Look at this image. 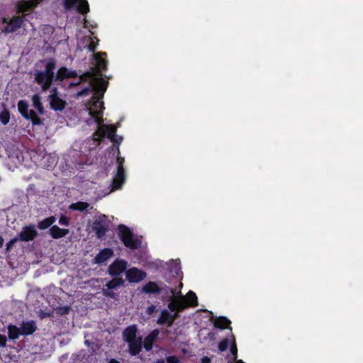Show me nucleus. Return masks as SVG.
Here are the masks:
<instances>
[{"label":"nucleus","instance_id":"f257e3e1","mask_svg":"<svg viewBox=\"0 0 363 363\" xmlns=\"http://www.w3.org/2000/svg\"><path fill=\"white\" fill-rule=\"evenodd\" d=\"M40 62L45 65V69L44 70L35 71L34 79L41 86L42 90L46 91L51 87L53 81H55L56 61L55 59L50 58L42 60Z\"/></svg>","mask_w":363,"mask_h":363},{"label":"nucleus","instance_id":"f03ea898","mask_svg":"<svg viewBox=\"0 0 363 363\" xmlns=\"http://www.w3.org/2000/svg\"><path fill=\"white\" fill-rule=\"evenodd\" d=\"M91 113L92 114V118L98 126L96 130L93 133V140L99 144L104 137H107V138L111 141H115V140L113 139L116 138L117 127L114 125L104 124L101 111L99 112H92Z\"/></svg>","mask_w":363,"mask_h":363},{"label":"nucleus","instance_id":"7ed1b4c3","mask_svg":"<svg viewBox=\"0 0 363 363\" xmlns=\"http://www.w3.org/2000/svg\"><path fill=\"white\" fill-rule=\"evenodd\" d=\"M118 235L124 246L127 248L135 250L141 247V240L135 238L131 230L123 224H120L118 226Z\"/></svg>","mask_w":363,"mask_h":363},{"label":"nucleus","instance_id":"20e7f679","mask_svg":"<svg viewBox=\"0 0 363 363\" xmlns=\"http://www.w3.org/2000/svg\"><path fill=\"white\" fill-rule=\"evenodd\" d=\"M107 87H105L104 84H97L94 88V94L89 101V113L92 117V112H99L100 111L104 113L105 108L104 104L101 101L106 91Z\"/></svg>","mask_w":363,"mask_h":363},{"label":"nucleus","instance_id":"39448f33","mask_svg":"<svg viewBox=\"0 0 363 363\" xmlns=\"http://www.w3.org/2000/svg\"><path fill=\"white\" fill-rule=\"evenodd\" d=\"M18 109L21 115L26 119L30 120L33 125L43 124L40 118L34 110H28V103L26 100H20L18 102Z\"/></svg>","mask_w":363,"mask_h":363},{"label":"nucleus","instance_id":"423d86ee","mask_svg":"<svg viewBox=\"0 0 363 363\" xmlns=\"http://www.w3.org/2000/svg\"><path fill=\"white\" fill-rule=\"evenodd\" d=\"M125 286V280L120 277H113V279L108 281L102 289L103 295L110 298H116L117 294L113 291L117 289Z\"/></svg>","mask_w":363,"mask_h":363},{"label":"nucleus","instance_id":"0eeeda50","mask_svg":"<svg viewBox=\"0 0 363 363\" xmlns=\"http://www.w3.org/2000/svg\"><path fill=\"white\" fill-rule=\"evenodd\" d=\"M25 15L13 16L11 18H3L2 22L6 23V26L2 30L5 33H11L23 26L25 22Z\"/></svg>","mask_w":363,"mask_h":363},{"label":"nucleus","instance_id":"6e6552de","mask_svg":"<svg viewBox=\"0 0 363 363\" xmlns=\"http://www.w3.org/2000/svg\"><path fill=\"white\" fill-rule=\"evenodd\" d=\"M63 6L67 11L76 9L78 13L83 15L89 12V5L87 0H63Z\"/></svg>","mask_w":363,"mask_h":363},{"label":"nucleus","instance_id":"1a4fd4ad","mask_svg":"<svg viewBox=\"0 0 363 363\" xmlns=\"http://www.w3.org/2000/svg\"><path fill=\"white\" fill-rule=\"evenodd\" d=\"M106 221L107 216L106 215H102L96 218L93 223V230L94 231L96 236L99 239L103 238L108 230V225Z\"/></svg>","mask_w":363,"mask_h":363},{"label":"nucleus","instance_id":"9d476101","mask_svg":"<svg viewBox=\"0 0 363 363\" xmlns=\"http://www.w3.org/2000/svg\"><path fill=\"white\" fill-rule=\"evenodd\" d=\"M128 267V262L123 259H116L108 267V274L111 277H119Z\"/></svg>","mask_w":363,"mask_h":363},{"label":"nucleus","instance_id":"9b49d317","mask_svg":"<svg viewBox=\"0 0 363 363\" xmlns=\"http://www.w3.org/2000/svg\"><path fill=\"white\" fill-rule=\"evenodd\" d=\"M126 279L130 283H139L147 277V273L137 267H130L125 272Z\"/></svg>","mask_w":363,"mask_h":363},{"label":"nucleus","instance_id":"f8f14e48","mask_svg":"<svg viewBox=\"0 0 363 363\" xmlns=\"http://www.w3.org/2000/svg\"><path fill=\"white\" fill-rule=\"evenodd\" d=\"M43 0H21L16 5L18 13L26 16V13L31 11Z\"/></svg>","mask_w":363,"mask_h":363},{"label":"nucleus","instance_id":"ddd939ff","mask_svg":"<svg viewBox=\"0 0 363 363\" xmlns=\"http://www.w3.org/2000/svg\"><path fill=\"white\" fill-rule=\"evenodd\" d=\"M104 84L105 87H108V82L104 80L102 77H96L94 79H92L89 84L83 88L81 91H78L77 93V96H88L90 93L93 92V94H94V88L96 86L97 84Z\"/></svg>","mask_w":363,"mask_h":363},{"label":"nucleus","instance_id":"4468645a","mask_svg":"<svg viewBox=\"0 0 363 363\" xmlns=\"http://www.w3.org/2000/svg\"><path fill=\"white\" fill-rule=\"evenodd\" d=\"M37 235L38 232L35 230V225H29L23 227L17 238L21 241L30 242L33 240Z\"/></svg>","mask_w":363,"mask_h":363},{"label":"nucleus","instance_id":"2eb2a0df","mask_svg":"<svg viewBox=\"0 0 363 363\" xmlns=\"http://www.w3.org/2000/svg\"><path fill=\"white\" fill-rule=\"evenodd\" d=\"M78 74L76 70H70L66 67H61L58 69L56 75V82H62L65 79L76 78Z\"/></svg>","mask_w":363,"mask_h":363},{"label":"nucleus","instance_id":"dca6fc26","mask_svg":"<svg viewBox=\"0 0 363 363\" xmlns=\"http://www.w3.org/2000/svg\"><path fill=\"white\" fill-rule=\"evenodd\" d=\"M114 252L111 248H104L95 256L94 258V263L97 264H104L107 260L113 257Z\"/></svg>","mask_w":363,"mask_h":363},{"label":"nucleus","instance_id":"f3484780","mask_svg":"<svg viewBox=\"0 0 363 363\" xmlns=\"http://www.w3.org/2000/svg\"><path fill=\"white\" fill-rule=\"evenodd\" d=\"M106 53L99 52L94 55V59L96 61L97 75L101 76V72L107 69V60L105 59Z\"/></svg>","mask_w":363,"mask_h":363},{"label":"nucleus","instance_id":"a211bd4d","mask_svg":"<svg viewBox=\"0 0 363 363\" xmlns=\"http://www.w3.org/2000/svg\"><path fill=\"white\" fill-rule=\"evenodd\" d=\"M159 334L160 330L154 329L145 337L143 345L146 351L149 352L152 349L153 343L158 339Z\"/></svg>","mask_w":363,"mask_h":363},{"label":"nucleus","instance_id":"6ab92c4d","mask_svg":"<svg viewBox=\"0 0 363 363\" xmlns=\"http://www.w3.org/2000/svg\"><path fill=\"white\" fill-rule=\"evenodd\" d=\"M138 332V327L135 324L126 327L123 331V339L124 342H128L138 339L137 334Z\"/></svg>","mask_w":363,"mask_h":363},{"label":"nucleus","instance_id":"aec40b11","mask_svg":"<svg viewBox=\"0 0 363 363\" xmlns=\"http://www.w3.org/2000/svg\"><path fill=\"white\" fill-rule=\"evenodd\" d=\"M128 352L131 356L138 355L143 348V337L142 336L138 337V339L128 342Z\"/></svg>","mask_w":363,"mask_h":363},{"label":"nucleus","instance_id":"412c9836","mask_svg":"<svg viewBox=\"0 0 363 363\" xmlns=\"http://www.w3.org/2000/svg\"><path fill=\"white\" fill-rule=\"evenodd\" d=\"M48 99L50 101V108L52 109L60 111H62L65 109L66 102L58 96H55V94H50Z\"/></svg>","mask_w":363,"mask_h":363},{"label":"nucleus","instance_id":"4be33fe9","mask_svg":"<svg viewBox=\"0 0 363 363\" xmlns=\"http://www.w3.org/2000/svg\"><path fill=\"white\" fill-rule=\"evenodd\" d=\"M125 171L124 167H117V172L113 179V188L116 189H120L125 182Z\"/></svg>","mask_w":363,"mask_h":363},{"label":"nucleus","instance_id":"5701e85b","mask_svg":"<svg viewBox=\"0 0 363 363\" xmlns=\"http://www.w3.org/2000/svg\"><path fill=\"white\" fill-rule=\"evenodd\" d=\"M162 289L155 281L147 282L141 289V292L145 294H160Z\"/></svg>","mask_w":363,"mask_h":363},{"label":"nucleus","instance_id":"b1692460","mask_svg":"<svg viewBox=\"0 0 363 363\" xmlns=\"http://www.w3.org/2000/svg\"><path fill=\"white\" fill-rule=\"evenodd\" d=\"M20 329L22 335H30L37 330V325L35 322L31 320L26 322H23Z\"/></svg>","mask_w":363,"mask_h":363},{"label":"nucleus","instance_id":"393cba45","mask_svg":"<svg viewBox=\"0 0 363 363\" xmlns=\"http://www.w3.org/2000/svg\"><path fill=\"white\" fill-rule=\"evenodd\" d=\"M157 323L160 325H167L168 327H171L173 325L172 313L167 309H163L157 320Z\"/></svg>","mask_w":363,"mask_h":363},{"label":"nucleus","instance_id":"a878e982","mask_svg":"<svg viewBox=\"0 0 363 363\" xmlns=\"http://www.w3.org/2000/svg\"><path fill=\"white\" fill-rule=\"evenodd\" d=\"M50 235L54 239H60L66 236L69 233V230L65 228H60L57 225H52L50 227Z\"/></svg>","mask_w":363,"mask_h":363},{"label":"nucleus","instance_id":"bb28decb","mask_svg":"<svg viewBox=\"0 0 363 363\" xmlns=\"http://www.w3.org/2000/svg\"><path fill=\"white\" fill-rule=\"evenodd\" d=\"M230 323L231 321L225 316H219L218 318H216L215 320L213 321L214 327L222 330L228 328L230 327Z\"/></svg>","mask_w":363,"mask_h":363},{"label":"nucleus","instance_id":"cd10ccee","mask_svg":"<svg viewBox=\"0 0 363 363\" xmlns=\"http://www.w3.org/2000/svg\"><path fill=\"white\" fill-rule=\"evenodd\" d=\"M33 106L38 111L39 114L45 113L44 106L41 102V97L38 94H35L32 96Z\"/></svg>","mask_w":363,"mask_h":363},{"label":"nucleus","instance_id":"c85d7f7f","mask_svg":"<svg viewBox=\"0 0 363 363\" xmlns=\"http://www.w3.org/2000/svg\"><path fill=\"white\" fill-rule=\"evenodd\" d=\"M7 329L8 336L10 340H16L21 335V329L15 325H9Z\"/></svg>","mask_w":363,"mask_h":363},{"label":"nucleus","instance_id":"c756f323","mask_svg":"<svg viewBox=\"0 0 363 363\" xmlns=\"http://www.w3.org/2000/svg\"><path fill=\"white\" fill-rule=\"evenodd\" d=\"M184 298L186 300L188 306L196 307L198 306V298L194 291H189Z\"/></svg>","mask_w":363,"mask_h":363},{"label":"nucleus","instance_id":"7c9ffc66","mask_svg":"<svg viewBox=\"0 0 363 363\" xmlns=\"http://www.w3.org/2000/svg\"><path fill=\"white\" fill-rule=\"evenodd\" d=\"M56 220L55 216H51L38 222V227L40 230H45L50 227Z\"/></svg>","mask_w":363,"mask_h":363},{"label":"nucleus","instance_id":"2f4dec72","mask_svg":"<svg viewBox=\"0 0 363 363\" xmlns=\"http://www.w3.org/2000/svg\"><path fill=\"white\" fill-rule=\"evenodd\" d=\"M89 204L87 202L78 201L69 205V208L72 211L83 212L88 208Z\"/></svg>","mask_w":363,"mask_h":363},{"label":"nucleus","instance_id":"473e14b6","mask_svg":"<svg viewBox=\"0 0 363 363\" xmlns=\"http://www.w3.org/2000/svg\"><path fill=\"white\" fill-rule=\"evenodd\" d=\"M86 40L89 43L88 46H87L88 50L90 52H94L95 51V50L96 49V47L98 45L99 39L96 36H94V37L89 36V37H88Z\"/></svg>","mask_w":363,"mask_h":363},{"label":"nucleus","instance_id":"72a5a7b5","mask_svg":"<svg viewBox=\"0 0 363 363\" xmlns=\"http://www.w3.org/2000/svg\"><path fill=\"white\" fill-rule=\"evenodd\" d=\"M4 110L0 113V122L3 125H7L9 123L10 121V112L8 109L5 108V106L4 105Z\"/></svg>","mask_w":363,"mask_h":363},{"label":"nucleus","instance_id":"f704fd0d","mask_svg":"<svg viewBox=\"0 0 363 363\" xmlns=\"http://www.w3.org/2000/svg\"><path fill=\"white\" fill-rule=\"evenodd\" d=\"M175 301L177 303V311H181L189 307L187 303L186 302V300L183 296H182L179 299H175Z\"/></svg>","mask_w":363,"mask_h":363},{"label":"nucleus","instance_id":"c9c22d12","mask_svg":"<svg viewBox=\"0 0 363 363\" xmlns=\"http://www.w3.org/2000/svg\"><path fill=\"white\" fill-rule=\"evenodd\" d=\"M94 74L92 72H86L84 74H82V75H80L79 79L81 81V82H87L89 80L91 82L92 79L96 78V77H94Z\"/></svg>","mask_w":363,"mask_h":363},{"label":"nucleus","instance_id":"e433bc0d","mask_svg":"<svg viewBox=\"0 0 363 363\" xmlns=\"http://www.w3.org/2000/svg\"><path fill=\"white\" fill-rule=\"evenodd\" d=\"M228 346L229 340L228 338H224L218 343V350L220 352H224L228 349Z\"/></svg>","mask_w":363,"mask_h":363},{"label":"nucleus","instance_id":"4c0bfd02","mask_svg":"<svg viewBox=\"0 0 363 363\" xmlns=\"http://www.w3.org/2000/svg\"><path fill=\"white\" fill-rule=\"evenodd\" d=\"M18 241H19L17 237L13 238L10 241H9L6 245V252H9L13 248L14 244H16Z\"/></svg>","mask_w":363,"mask_h":363},{"label":"nucleus","instance_id":"58836bf2","mask_svg":"<svg viewBox=\"0 0 363 363\" xmlns=\"http://www.w3.org/2000/svg\"><path fill=\"white\" fill-rule=\"evenodd\" d=\"M70 219L69 217L65 216V215H61L60 219H59V223L61 225H65V226H69V224H70Z\"/></svg>","mask_w":363,"mask_h":363},{"label":"nucleus","instance_id":"ea45409f","mask_svg":"<svg viewBox=\"0 0 363 363\" xmlns=\"http://www.w3.org/2000/svg\"><path fill=\"white\" fill-rule=\"evenodd\" d=\"M230 352L233 355V360H236L238 357V349L235 340L233 341V343L231 345Z\"/></svg>","mask_w":363,"mask_h":363},{"label":"nucleus","instance_id":"a19ab883","mask_svg":"<svg viewBox=\"0 0 363 363\" xmlns=\"http://www.w3.org/2000/svg\"><path fill=\"white\" fill-rule=\"evenodd\" d=\"M167 363H179V359L178 357L175 355L168 356L167 357Z\"/></svg>","mask_w":363,"mask_h":363},{"label":"nucleus","instance_id":"79ce46f5","mask_svg":"<svg viewBox=\"0 0 363 363\" xmlns=\"http://www.w3.org/2000/svg\"><path fill=\"white\" fill-rule=\"evenodd\" d=\"M7 337L4 335L0 334V347H4L6 346Z\"/></svg>","mask_w":363,"mask_h":363},{"label":"nucleus","instance_id":"37998d69","mask_svg":"<svg viewBox=\"0 0 363 363\" xmlns=\"http://www.w3.org/2000/svg\"><path fill=\"white\" fill-rule=\"evenodd\" d=\"M167 306H168V308L169 309V311L172 312L177 311L175 299L173 300L172 301H171L170 303H169Z\"/></svg>","mask_w":363,"mask_h":363},{"label":"nucleus","instance_id":"c03bdc74","mask_svg":"<svg viewBox=\"0 0 363 363\" xmlns=\"http://www.w3.org/2000/svg\"><path fill=\"white\" fill-rule=\"evenodd\" d=\"M156 311V306L155 305L149 306L146 309V313L147 315H152Z\"/></svg>","mask_w":363,"mask_h":363},{"label":"nucleus","instance_id":"a18cd8bd","mask_svg":"<svg viewBox=\"0 0 363 363\" xmlns=\"http://www.w3.org/2000/svg\"><path fill=\"white\" fill-rule=\"evenodd\" d=\"M70 311L69 306H64L62 308H60L59 309V313L61 315H66L68 314Z\"/></svg>","mask_w":363,"mask_h":363},{"label":"nucleus","instance_id":"49530a36","mask_svg":"<svg viewBox=\"0 0 363 363\" xmlns=\"http://www.w3.org/2000/svg\"><path fill=\"white\" fill-rule=\"evenodd\" d=\"M113 140H115V141H111V142L118 145L117 150L119 152L118 145L122 142L123 138L121 136L118 135L116 134V138H114Z\"/></svg>","mask_w":363,"mask_h":363},{"label":"nucleus","instance_id":"de8ad7c7","mask_svg":"<svg viewBox=\"0 0 363 363\" xmlns=\"http://www.w3.org/2000/svg\"><path fill=\"white\" fill-rule=\"evenodd\" d=\"M116 162H117V164H118L117 167H123L124 162H125V159L123 157L118 156L116 158Z\"/></svg>","mask_w":363,"mask_h":363},{"label":"nucleus","instance_id":"09e8293b","mask_svg":"<svg viewBox=\"0 0 363 363\" xmlns=\"http://www.w3.org/2000/svg\"><path fill=\"white\" fill-rule=\"evenodd\" d=\"M211 359L207 356H204L201 359V363H211Z\"/></svg>","mask_w":363,"mask_h":363},{"label":"nucleus","instance_id":"8fccbe9b","mask_svg":"<svg viewBox=\"0 0 363 363\" xmlns=\"http://www.w3.org/2000/svg\"><path fill=\"white\" fill-rule=\"evenodd\" d=\"M174 313L172 314V323H174V320L178 318L179 317V313L177 311H174Z\"/></svg>","mask_w":363,"mask_h":363},{"label":"nucleus","instance_id":"3c124183","mask_svg":"<svg viewBox=\"0 0 363 363\" xmlns=\"http://www.w3.org/2000/svg\"><path fill=\"white\" fill-rule=\"evenodd\" d=\"M82 84L81 81L79 79L77 82H71L69 85V86L71 88V87H73V86H79Z\"/></svg>","mask_w":363,"mask_h":363},{"label":"nucleus","instance_id":"603ef678","mask_svg":"<svg viewBox=\"0 0 363 363\" xmlns=\"http://www.w3.org/2000/svg\"><path fill=\"white\" fill-rule=\"evenodd\" d=\"M50 94H55V96H58L57 95V89L56 87H53L51 90Z\"/></svg>","mask_w":363,"mask_h":363},{"label":"nucleus","instance_id":"864d4df0","mask_svg":"<svg viewBox=\"0 0 363 363\" xmlns=\"http://www.w3.org/2000/svg\"><path fill=\"white\" fill-rule=\"evenodd\" d=\"M4 242V238L0 235V248L3 246Z\"/></svg>","mask_w":363,"mask_h":363},{"label":"nucleus","instance_id":"5fc2aeb1","mask_svg":"<svg viewBox=\"0 0 363 363\" xmlns=\"http://www.w3.org/2000/svg\"><path fill=\"white\" fill-rule=\"evenodd\" d=\"M108 363H121L119 361L116 360V359H111Z\"/></svg>","mask_w":363,"mask_h":363},{"label":"nucleus","instance_id":"6e6d98bb","mask_svg":"<svg viewBox=\"0 0 363 363\" xmlns=\"http://www.w3.org/2000/svg\"><path fill=\"white\" fill-rule=\"evenodd\" d=\"M236 362L235 363H245L242 360H235Z\"/></svg>","mask_w":363,"mask_h":363},{"label":"nucleus","instance_id":"4d7b16f0","mask_svg":"<svg viewBox=\"0 0 363 363\" xmlns=\"http://www.w3.org/2000/svg\"><path fill=\"white\" fill-rule=\"evenodd\" d=\"M167 288L169 289V291H171V293H172V294H174V290L173 289H170V288H169V287H167Z\"/></svg>","mask_w":363,"mask_h":363}]
</instances>
